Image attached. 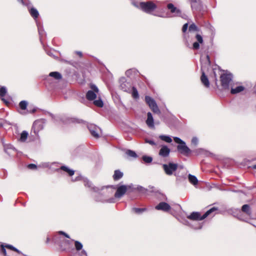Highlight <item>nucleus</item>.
I'll return each mask as SVG.
<instances>
[{"instance_id":"f257e3e1","label":"nucleus","mask_w":256,"mask_h":256,"mask_svg":"<svg viewBox=\"0 0 256 256\" xmlns=\"http://www.w3.org/2000/svg\"><path fill=\"white\" fill-rule=\"evenodd\" d=\"M200 80H208L209 78L217 80L218 78L220 80H224V71L220 70L218 66L211 68L210 58L208 54L202 60Z\"/></svg>"},{"instance_id":"f03ea898","label":"nucleus","mask_w":256,"mask_h":256,"mask_svg":"<svg viewBox=\"0 0 256 256\" xmlns=\"http://www.w3.org/2000/svg\"><path fill=\"white\" fill-rule=\"evenodd\" d=\"M140 5L142 10L146 13H150L156 8V6L152 1L141 2Z\"/></svg>"},{"instance_id":"7ed1b4c3","label":"nucleus","mask_w":256,"mask_h":256,"mask_svg":"<svg viewBox=\"0 0 256 256\" xmlns=\"http://www.w3.org/2000/svg\"><path fill=\"white\" fill-rule=\"evenodd\" d=\"M145 102L152 110L156 114H160V112L156 104L155 100L149 96H145Z\"/></svg>"},{"instance_id":"20e7f679","label":"nucleus","mask_w":256,"mask_h":256,"mask_svg":"<svg viewBox=\"0 0 256 256\" xmlns=\"http://www.w3.org/2000/svg\"><path fill=\"white\" fill-rule=\"evenodd\" d=\"M90 88L92 90L86 92V98L88 100H93L96 98V94L98 93L99 90L96 85L92 84H90Z\"/></svg>"},{"instance_id":"39448f33","label":"nucleus","mask_w":256,"mask_h":256,"mask_svg":"<svg viewBox=\"0 0 256 256\" xmlns=\"http://www.w3.org/2000/svg\"><path fill=\"white\" fill-rule=\"evenodd\" d=\"M178 167L176 164L170 162L168 164H164L162 168L165 173L168 176L172 175L174 172H175Z\"/></svg>"},{"instance_id":"423d86ee","label":"nucleus","mask_w":256,"mask_h":256,"mask_svg":"<svg viewBox=\"0 0 256 256\" xmlns=\"http://www.w3.org/2000/svg\"><path fill=\"white\" fill-rule=\"evenodd\" d=\"M177 150L180 153L185 156H188L190 152V150L186 146L185 142L184 144H178Z\"/></svg>"},{"instance_id":"0eeeda50","label":"nucleus","mask_w":256,"mask_h":256,"mask_svg":"<svg viewBox=\"0 0 256 256\" xmlns=\"http://www.w3.org/2000/svg\"><path fill=\"white\" fill-rule=\"evenodd\" d=\"M128 186H126L122 185L118 186L115 192L114 197L116 198H120L126 194Z\"/></svg>"},{"instance_id":"6e6552de","label":"nucleus","mask_w":256,"mask_h":256,"mask_svg":"<svg viewBox=\"0 0 256 256\" xmlns=\"http://www.w3.org/2000/svg\"><path fill=\"white\" fill-rule=\"evenodd\" d=\"M155 208L156 210L167 212L171 210V206L168 204L166 202H160L155 206Z\"/></svg>"},{"instance_id":"1a4fd4ad","label":"nucleus","mask_w":256,"mask_h":256,"mask_svg":"<svg viewBox=\"0 0 256 256\" xmlns=\"http://www.w3.org/2000/svg\"><path fill=\"white\" fill-rule=\"evenodd\" d=\"M126 75L128 78L130 80H134L138 76L139 72L136 69L131 68L126 71Z\"/></svg>"},{"instance_id":"9d476101","label":"nucleus","mask_w":256,"mask_h":256,"mask_svg":"<svg viewBox=\"0 0 256 256\" xmlns=\"http://www.w3.org/2000/svg\"><path fill=\"white\" fill-rule=\"evenodd\" d=\"M88 128L91 134L95 138H98L100 137L98 132L100 128L94 124H90L88 126Z\"/></svg>"},{"instance_id":"9b49d317","label":"nucleus","mask_w":256,"mask_h":256,"mask_svg":"<svg viewBox=\"0 0 256 256\" xmlns=\"http://www.w3.org/2000/svg\"><path fill=\"white\" fill-rule=\"evenodd\" d=\"M43 128V124L41 120H36L33 124L32 130L36 135H38L39 132L42 130Z\"/></svg>"},{"instance_id":"f8f14e48","label":"nucleus","mask_w":256,"mask_h":256,"mask_svg":"<svg viewBox=\"0 0 256 256\" xmlns=\"http://www.w3.org/2000/svg\"><path fill=\"white\" fill-rule=\"evenodd\" d=\"M202 218V216H201L200 213L199 212H192L187 216L188 219L192 220H204Z\"/></svg>"},{"instance_id":"ddd939ff","label":"nucleus","mask_w":256,"mask_h":256,"mask_svg":"<svg viewBox=\"0 0 256 256\" xmlns=\"http://www.w3.org/2000/svg\"><path fill=\"white\" fill-rule=\"evenodd\" d=\"M196 38L197 42H194L192 44V47L194 50H198L200 48V44L203 43L202 37L199 34H196Z\"/></svg>"},{"instance_id":"4468645a","label":"nucleus","mask_w":256,"mask_h":256,"mask_svg":"<svg viewBox=\"0 0 256 256\" xmlns=\"http://www.w3.org/2000/svg\"><path fill=\"white\" fill-rule=\"evenodd\" d=\"M170 153V149L166 146H164L162 147L159 152V155L162 157L168 156Z\"/></svg>"},{"instance_id":"2eb2a0df","label":"nucleus","mask_w":256,"mask_h":256,"mask_svg":"<svg viewBox=\"0 0 256 256\" xmlns=\"http://www.w3.org/2000/svg\"><path fill=\"white\" fill-rule=\"evenodd\" d=\"M218 210V208L216 207H212L210 208V210H207L203 215L202 218H206L208 216H213L215 214V212Z\"/></svg>"},{"instance_id":"dca6fc26","label":"nucleus","mask_w":256,"mask_h":256,"mask_svg":"<svg viewBox=\"0 0 256 256\" xmlns=\"http://www.w3.org/2000/svg\"><path fill=\"white\" fill-rule=\"evenodd\" d=\"M147 120H146V124L150 128L154 127V119L152 116V114L150 112H148L147 114Z\"/></svg>"},{"instance_id":"f3484780","label":"nucleus","mask_w":256,"mask_h":256,"mask_svg":"<svg viewBox=\"0 0 256 256\" xmlns=\"http://www.w3.org/2000/svg\"><path fill=\"white\" fill-rule=\"evenodd\" d=\"M123 176V172L120 170H114L112 178L114 180L116 181L122 178Z\"/></svg>"},{"instance_id":"a211bd4d","label":"nucleus","mask_w":256,"mask_h":256,"mask_svg":"<svg viewBox=\"0 0 256 256\" xmlns=\"http://www.w3.org/2000/svg\"><path fill=\"white\" fill-rule=\"evenodd\" d=\"M167 8L170 10L172 13H176L178 14H181V11L175 7L172 4H168L167 6Z\"/></svg>"},{"instance_id":"6ab92c4d","label":"nucleus","mask_w":256,"mask_h":256,"mask_svg":"<svg viewBox=\"0 0 256 256\" xmlns=\"http://www.w3.org/2000/svg\"><path fill=\"white\" fill-rule=\"evenodd\" d=\"M7 92L6 89L4 86H2L0 88V97L2 98V100L6 104H8L9 102L6 100L4 97L6 96Z\"/></svg>"},{"instance_id":"aec40b11","label":"nucleus","mask_w":256,"mask_h":256,"mask_svg":"<svg viewBox=\"0 0 256 256\" xmlns=\"http://www.w3.org/2000/svg\"><path fill=\"white\" fill-rule=\"evenodd\" d=\"M60 170L66 172L70 176H72L74 174V170L69 168L65 166H62L60 167Z\"/></svg>"},{"instance_id":"412c9836","label":"nucleus","mask_w":256,"mask_h":256,"mask_svg":"<svg viewBox=\"0 0 256 256\" xmlns=\"http://www.w3.org/2000/svg\"><path fill=\"white\" fill-rule=\"evenodd\" d=\"M49 76L56 80H60L62 78V74L58 72H53L49 74Z\"/></svg>"},{"instance_id":"4be33fe9","label":"nucleus","mask_w":256,"mask_h":256,"mask_svg":"<svg viewBox=\"0 0 256 256\" xmlns=\"http://www.w3.org/2000/svg\"><path fill=\"white\" fill-rule=\"evenodd\" d=\"M30 14V16L34 18H37L39 16V13L37 10L34 8H32L29 10Z\"/></svg>"},{"instance_id":"5701e85b","label":"nucleus","mask_w":256,"mask_h":256,"mask_svg":"<svg viewBox=\"0 0 256 256\" xmlns=\"http://www.w3.org/2000/svg\"><path fill=\"white\" fill-rule=\"evenodd\" d=\"M188 177V180L191 184H192L194 185L198 184V180L197 178L195 176L190 174Z\"/></svg>"},{"instance_id":"b1692460","label":"nucleus","mask_w":256,"mask_h":256,"mask_svg":"<svg viewBox=\"0 0 256 256\" xmlns=\"http://www.w3.org/2000/svg\"><path fill=\"white\" fill-rule=\"evenodd\" d=\"M28 133L27 132L24 130L21 133L20 140L22 142H25L28 136Z\"/></svg>"},{"instance_id":"393cba45","label":"nucleus","mask_w":256,"mask_h":256,"mask_svg":"<svg viewBox=\"0 0 256 256\" xmlns=\"http://www.w3.org/2000/svg\"><path fill=\"white\" fill-rule=\"evenodd\" d=\"M244 90V87H243L242 86H238L236 88H232L231 92L232 94H236L242 92V90Z\"/></svg>"},{"instance_id":"a878e982","label":"nucleus","mask_w":256,"mask_h":256,"mask_svg":"<svg viewBox=\"0 0 256 256\" xmlns=\"http://www.w3.org/2000/svg\"><path fill=\"white\" fill-rule=\"evenodd\" d=\"M242 211L246 213L248 216H250L251 212L250 210V206L248 204H244L242 206Z\"/></svg>"},{"instance_id":"bb28decb","label":"nucleus","mask_w":256,"mask_h":256,"mask_svg":"<svg viewBox=\"0 0 256 256\" xmlns=\"http://www.w3.org/2000/svg\"><path fill=\"white\" fill-rule=\"evenodd\" d=\"M132 96L134 99H138L139 98V94L137 89L134 86L132 87Z\"/></svg>"},{"instance_id":"cd10ccee","label":"nucleus","mask_w":256,"mask_h":256,"mask_svg":"<svg viewBox=\"0 0 256 256\" xmlns=\"http://www.w3.org/2000/svg\"><path fill=\"white\" fill-rule=\"evenodd\" d=\"M126 153L129 157H132L133 158H136L138 157L136 154L133 150H126Z\"/></svg>"},{"instance_id":"c85d7f7f","label":"nucleus","mask_w":256,"mask_h":256,"mask_svg":"<svg viewBox=\"0 0 256 256\" xmlns=\"http://www.w3.org/2000/svg\"><path fill=\"white\" fill-rule=\"evenodd\" d=\"M84 184L86 187L90 188L91 190H94V188L92 186V184L87 179L83 180Z\"/></svg>"},{"instance_id":"c756f323","label":"nucleus","mask_w":256,"mask_h":256,"mask_svg":"<svg viewBox=\"0 0 256 256\" xmlns=\"http://www.w3.org/2000/svg\"><path fill=\"white\" fill-rule=\"evenodd\" d=\"M216 88L222 89L224 86V81H213Z\"/></svg>"},{"instance_id":"7c9ffc66","label":"nucleus","mask_w":256,"mask_h":256,"mask_svg":"<svg viewBox=\"0 0 256 256\" xmlns=\"http://www.w3.org/2000/svg\"><path fill=\"white\" fill-rule=\"evenodd\" d=\"M28 106V102L26 100H22L19 104V106L22 110H26Z\"/></svg>"},{"instance_id":"2f4dec72","label":"nucleus","mask_w":256,"mask_h":256,"mask_svg":"<svg viewBox=\"0 0 256 256\" xmlns=\"http://www.w3.org/2000/svg\"><path fill=\"white\" fill-rule=\"evenodd\" d=\"M160 138L166 142L170 143L172 142V138L169 136L162 135L160 136Z\"/></svg>"},{"instance_id":"473e14b6","label":"nucleus","mask_w":256,"mask_h":256,"mask_svg":"<svg viewBox=\"0 0 256 256\" xmlns=\"http://www.w3.org/2000/svg\"><path fill=\"white\" fill-rule=\"evenodd\" d=\"M146 210V208H133L132 210L136 214H140Z\"/></svg>"},{"instance_id":"72a5a7b5","label":"nucleus","mask_w":256,"mask_h":256,"mask_svg":"<svg viewBox=\"0 0 256 256\" xmlns=\"http://www.w3.org/2000/svg\"><path fill=\"white\" fill-rule=\"evenodd\" d=\"M74 246L76 250L78 251L81 250L83 246L82 244L77 240L74 242Z\"/></svg>"},{"instance_id":"f704fd0d","label":"nucleus","mask_w":256,"mask_h":256,"mask_svg":"<svg viewBox=\"0 0 256 256\" xmlns=\"http://www.w3.org/2000/svg\"><path fill=\"white\" fill-rule=\"evenodd\" d=\"M5 247L6 248H8L10 250L16 252H17L18 254H22V252L18 250L17 248H14V246H13L12 245L7 244V245H6Z\"/></svg>"},{"instance_id":"c9c22d12","label":"nucleus","mask_w":256,"mask_h":256,"mask_svg":"<svg viewBox=\"0 0 256 256\" xmlns=\"http://www.w3.org/2000/svg\"><path fill=\"white\" fill-rule=\"evenodd\" d=\"M225 80H232L233 78L232 74L228 70H225Z\"/></svg>"},{"instance_id":"e433bc0d","label":"nucleus","mask_w":256,"mask_h":256,"mask_svg":"<svg viewBox=\"0 0 256 256\" xmlns=\"http://www.w3.org/2000/svg\"><path fill=\"white\" fill-rule=\"evenodd\" d=\"M94 104L95 106H96L99 108H102L104 106L103 102L100 99L94 100Z\"/></svg>"},{"instance_id":"4c0bfd02","label":"nucleus","mask_w":256,"mask_h":256,"mask_svg":"<svg viewBox=\"0 0 256 256\" xmlns=\"http://www.w3.org/2000/svg\"><path fill=\"white\" fill-rule=\"evenodd\" d=\"M188 30L190 32H192V31L198 32V28L193 23L190 26Z\"/></svg>"},{"instance_id":"58836bf2","label":"nucleus","mask_w":256,"mask_h":256,"mask_svg":"<svg viewBox=\"0 0 256 256\" xmlns=\"http://www.w3.org/2000/svg\"><path fill=\"white\" fill-rule=\"evenodd\" d=\"M142 160L146 163H150L152 162V158L150 156H142Z\"/></svg>"},{"instance_id":"ea45409f","label":"nucleus","mask_w":256,"mask_h":256,"mask_svg":"<svg viewBox=\"0 0 256 256\" xmlns=\"http://www.w3.org/2000/svg\"><path fill=\"white\" fill-rule=\"evenodd\" d=\"M174 140L176 143L178 144H184V142L179 138L174 137Z\"/></svg>"},{"instance_id":"a19ab883","label":"nucleus","mask_w":256,"mask_h":256,"mask_svg":"<svg viewBox=\"0 0 256 256\" xmlns=\"http://www.w3.org/2000/svg\"><path fill=\"white\" fill-rule=\"evenodd\" d=\"M202 84L206 88H208L210 86V81H202Z\"/></svg>"},{"instance_id":"79ce46f5","label":"nucleus","mask_w":256,"mask_h":256,"mask_svg":"<svg viewBox=\"0 0 256 256\" xmlns=\"http://www.w3.org/2000/svg\"><path fill=\"white\" fill-rule=\"evenodd\" d=\"M188 23H186L184 24L182 28V32L184 33L187 30L188 28Z\"/></svg>"},{"instance_id":"37998d69","label":"nucleus","mask_w":256,"mask_h":256,"mask_svg":"<svg viewBox=\"0 0 256 256\" xmlns=\"http://www.w3.org/2000/svg\"><path fill=\"white\" fill-rule=\"evenodd\" d=\"M198 143V140L196 138H193L192 140V144L194 146L197 145Z\"/></svg>"},{"instance_id":"c03bdc74","label":"nucleus","mask_w":256,"mask_h":256,"mask_svg":"<svg viewBox=\"0 0 256 256\" xmlns=\"http://www.w3.org/2000/svg\"><path fill=\"white\" fill-rule=\"evenodd\" d=\"M28 168L30 169H36L37 166L35 164H31L28 166Z\"/></svg>"},{"instance_id":"a18cd8bd","label":"nucleus","mask_w":256,"mask_h":256,"mask_svg":"<svg viewBox=\"0 0 256 256\" xmlns=\"http://www.w3.org/2000/svg\"><path fill=\"white\" fill-rule=\"evenodd\" d=\"M1 251L2 252V253L3 254L4 256H6V250L5 249V246H4L3 245H1Z\"/></svg>"},{"instance_id":"49530a36","label":"nucleus","mask_w":256,"mask_h":256,"mask_svg":"<svg viewBox=\"0 0 256 256\" xmlns=\"http://www.w3.org/2000/svg\"><path fill=\"white\" fill-rule=\"evenodd\" d=\"M84 180V178H82V176H78L74 180H72V182H76V181L82 180Z\"/></svg>"},{"instance_id":"de8ad7c7","label":"nucleus","mask_w":256,"mask_h":256,"mask_svg":"<svg viewBox=\"0 0 256 256\" xmlns=\"http://www.w3.org/2000/svg\"><path fill=\"white\" fill-rule=\"evenodd\" d=\"M59 234H60L64 235V236H65L67 238H70L69 236L67 234H66V232H64L60 231V232H59Z\"/></svg>"},{"instance_id":"09e8293b","label":"nucleus","mask_w":256,"mask_h":256,"mask_svg":"<svg viewBox=\"0 0 256 256\" xmlns=\"http://www.w3.org/2000/svg\"><path fill=\"white\" fill-rule=\"evenodd\" d=\"M146 142L148 143L149 144L154 146L156 144L155 142L152 140H146Z\"/></svg>"},{"instance_id":"8fccbe9b","label":"nucleus","mask_w":256,"mask_h":256,"mask_svg":"<svg viewBox=\"0 0 256 256\" xmlns=\"http://www.w3.org/2000/svg\"><path fill=\"white\" fill-rule=\"evenodd\" d=\"M80 255H81V256H87V253L86 252V250H82L81 252Z\"/></svg>"},{"instance_id":"3c124183","label":"nucleus","mask_w":256,"mask_h":256,"mask_svg":"<svg viewBox=\"0 0 256 256\" xmlns=\"http://www.w3.org/2000/svg\"><path fill=\"white\" fill-rule=\"evenodd\" d=\"M126 82H124L122 84L121 86L122 87V88L124 90V91L127 92L128 90L126 89H124V86H125L126 85V84H125Z\"/></svg>"},{"instance_id":"603ef678","label":"nucleus","mask_w":256,"mask_h":256,"mask_svg":"<svg viewBox=\"0 0 256 256\" xmlns=\"http://www.w3.org/2000/svg\"><path fill=\"white\" fill-rule=\"evenodd\" d=\"M36 109L33 108L32 110H28V112H30V113H34L36 112Z\"/></svg>"},{"instance_id":"864d4df0","label":"nucleus","mask_w":256,"mask_h":256,"mask_svg":"<svg viewBox=\"0 0 256 256\" xmlns=\"http://www.w3.org/2000/svg\"><path fill=\"white\" fill-rule=\"evenodd\" d=\"M19 2L21 3L22 4H24V2L23 0H17Z\"/></svg>"},{"instance_id":"5fc2aeb1","label":"nucleus","mask_w":256,"mask_h":256,"mask_svg":"<svg viewBox=\"0 0 256 256\" xmlns=\"http://www.w3.org/2000/svg\"><path fill=\"white\" fill-rule=\"evenodd\" d=\"M77 54L80 56H82V53L80 52H77Z\"/></svg>"},{"instance_id":"6e6d98bb","label":"nucleus","mask_w":256,"mask_h":256,"mask_svg":"<svg viewBox=\"0 0 256 256\" xmlns=\"http://www.w3.org/2000/svg\"><path fill=\"white\" fill-rule=\"evenodd\" d=\"M49 242H50V238H47L46 242V244H48Z\"/></svg>"},{"instance_id":"4d7b16f0","label":"nucleus","mask_w":256,"mask_h":256,"mask_svg":"<svg viewBox=\"0 0 256 256\" xmlns=\"http://www.w3.org/2000/svg\"><path fill=\"white\" fill-rule=\"evenodd\" d=\"M252 168L254 169H256V164L255 165H254L252 166Z\"/></svg>"}]
</instances>
